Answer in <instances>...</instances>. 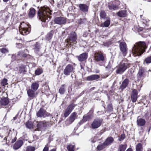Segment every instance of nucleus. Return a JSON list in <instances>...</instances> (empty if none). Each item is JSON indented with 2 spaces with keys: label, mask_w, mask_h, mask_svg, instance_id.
Returning <instances> with one entry per match:
<instances>
[{
  "label": "nucleus",
  "mask_w": 151,
  "mask_h": 151,
  "mask_svg": "<svg viewBox=\"0 0 151 151\" xmlns=\"http://www.w3.org/2000/svg\"><path fill=\"white\" fill-rule=\"evenodd\" d=\"M9 137L8 136H7L6 137H5L4 139V140H7V139H8Z\"/></svg>",
  "instance_id": "obj_61"
},
{
  "label": "nucleus",
  "mask_w": 151,
  "mask_h": 151,
  "mask_svg": "<svg viewBox=\"0 0 151 151\" xmlns=\"http://www.w3.org/2000/svg\"><path fill=\"white\" fill-rule=\"evenodd\" d=\"M86 18H83V19H80L78 20V22L80 24H83L86 22Z\"/></svg>",
  "instance_id": "obj_39"
},
{
  "label": "nucleus",
  "mask_w": 151,
  "mask_h": 151,
  "mask_svg": "<svg viewBox=\"0 0 151 151\" xmlns=\"http://www.w3.org/2000/svg\"><path fill=\"white\" fill-rule=\"evenodd\" d=\"M129 83V80L128 79H125L122 82V84L121 85L120 88L122 90L125 89Z\"/></svg>",
  "instance_id": "obj_20"
},
{
  "label": "nucleus",
  "mask_w": 151,
  "mask_h": 151,
  "mask_svg": "<svg viewBox=\"0 0 151 151\" xmlns=\"http://www.w3.org/2000/svg\"><path fill=\"white\" fill-rule=\"evenodd\" d=\"M119 47L121 51L123 53L124 55H125L127 50L126 43L124 42H121L119 45Z\"/></svg>",
  "instance_id": "obj_11"
},
{
  "label": "nucleus",
  "mask_w": 151,
  "mask_h": 151,
  "mask_svg": "<svg viewBox=\"0 0 151 151\" xmlns=\"http://www.w3.org/2000/svg\"><path fill=\"white\" fill-rule=\"evenodd\" d=\"M74 145L70 144L67 146V149L69 151H74Z\"/></svg>",
  "instance_id": "obj_37"
},
{
  "label": "nucleus",
  "mask_w": 151,
  "mask_h": 151,
  "mask_svg": "<svg viewBox=\"0 0 151 151\" xmlns=\"http://www.w3.org/2000/svg\"><path fill=\"white\" fill-rule=\"evenodd\" d=\"M108 43H105L104 44V45L105 46H108L109 45L107 44Z\"/></svg>",
  "instance_id": "obj_60"
},
{
  "label": "nucleus",
  "mask_w": 151,
  "mask_h": 151,
  "mask_svg": "<svg viewBox=\"0 0 151 151\" xmlns=\"http://www.w3.org/2000/svg\"><path fill=\"white\" fill-rule=\"evenodd\" d=\"M24 5H25V6L26 7V6H27V4L26 3H25L24 4Z\"/></svg>",
  "instance_id": "obj_64"
},
{
  "label": "nucleus",
  "mask_w": 151,
  "mask_h": 151,
  "mask_svg": "<svg viewBox=\"0 0 151 151\" xmlns=\"http://www.w3.org/2000/svg\"><path fill=\"white\" fill-rule=\"evenodd\" d=\"M73 121L70 119L69 118L66 120L65 121V123L67 125H69L71 124Z\"/></svg>",
  "instance_id": "obj_45"
},
{
  "label": "nucleus",
  "mask_w": 151,
  "mask_h": 151,
  "mask_svg": "<svg viewBox=\"0 0 151 151\" xmlns=\"http://www.w3.org/2000/svg\"><path fill=\"white\" fill-rule=\"evenodd\" d=\"M7 82V79L6 78H4L1 81V85L3 86H5L8 84Z\"/></svg>",
  "instance_id": "obj_41"
},
{
  "label": "nucleus",
  "mask_w": 151,
  "mask_h": 151,
  "mask_svg": "<svg viewBox=\"0 0 151 151\" xmlns=\"http://www.w3.org/2000/svg\"><path fill=\"white\" fill-rule=\"evenodd\" d=\"M19 32L20 33L24 35H25L29 33V32L27 30V29L24 27H22L21 26V28H19Z\"/></svg>",
  "instance_id": "obj_22"
},
{
  "label": "nucleus",
  "mask_w": 151,
  "mask_h": 151,
  "mask_svg": "<svg viewBox=\"0 0 151 151\" xmlns=\"http://www.w3.org/2000/svg\"><path fill=\"white\" fill-rule=\"evenodd\" d=\"M55 23L56 24L62 25L65 24L66 22V19L63 17H57L54 20Z\"/></svg>",
  "instance_id": "obj_8"
},
{
  "label": "nucleus",
  "mask_w": 151,
  "mask_h": 151,
  "mask_svg": "<svg viewBox=\"0 0 151 151\" xmlns=\"http://www.w3.org/2000/svg\"><path fill=\"white\" fill-rule=\"evenodd\" d=\"M49 114H47L46 111L43 109L41 108L37 113V115L38 117H45L48 116Z\"/></svg>",
  "instance_id": "obj_10"
},
{
  "label": "nucleus",
  "mask_w": 151,
  "mask_h": 151,
  "mask_svg": "<svg viewBox=\"0 0 151 151\" xmlns=\"http://www.w3.org/2000/svg\"><path fill=\"white\" fill-rule=\"evenodd\" d=\"M110 24V21L109 20H107L105 21L104 23L102 24L101 26L102 27H107Z\"/></svg>",
  "instance_id": "obj_31"
},
{
  "label": "nucleus",
  "mask_w": 151,
  "mask_h": 151,
  "mask_svg": "<svg viewBox=\"0 0 151 151\" xmlns=\"http://www.w3.org/2000/svg\"><path fill=\"white\" fill-rule=\"evenodd\" d=\"M106 146L104 144V143L101 145H99L97 147V149L99 150H101L105 147Z\"/></svg>",
  "instance_id": "obj_38"
},
{
  "label": "nucleus",
  "mask_w": 151,
  "mask_h": 151,
  "mask_svg": "<svg viewBox=\"0 0 151 151\" xmlns=\"http://www.w3.org/2000/svg\"><path fill=\"white\" fill-rule=\"evenodd\" d=\"M100 17L101 18L104 19L106 17V13L104 11H101L100 13Z\"/></svg>",
  "instance_id": "obj_42"
},
{
  "label": "nucleus",
  "mask_w": 151,
  "mask_h": 151,
  "mask_svg": "<svg viewBox=\"0 0 151 151\" xmlns=\"http://www.w3.org/2000/svg\"><path fill=\"white\" fill-rule=\"evenodd\" d=\"M48 123V122H46L45 121L38 122L37 126L38 130H40L41 129L46 127Z\"/></svg>",
  "instance_id": "obj_12"
},
{
  "label": "nucleus",
  "mask_w": 151,
  "mask_h": 151,
  "mask_svg": "<svg viewBox=\"0 0 151 151\" xmlns=\"http://www.w3.org/2000/svg\"><path fill=\"white\" fill-rule=\"evenodd\" d=\"M125 135L124 134H121L120 137H119L118 139L120 141H121L123 140L125 138Z\"/></svg>",
  "instance_id": "obj_51"
},
{
  "label": "nucleus",
  "mask_w": 151,
  "mask_h": 151,
  "mask_svg": "<svg viewBox=\"0 0 151 151\" xmlns=\"http://www.w3.org/2000/svg\"><path fill=\"white\" fill-rule=\"evenodd\" d=\"M99 78L100 76L98 75H93L87 77L86 80L88 81H94L99 79Z\"/></svg>",
  "instance_id": "obj_17"
},
{
  "label": "nucleus",
  "mask_w": 151,
  "mask_h": 151,
  "mask_svg": "<svg viewBox=\"0 0 151 151\" xmlns=\"http://www.w3.org/2000/svg\"><path fill=\"white\" fill-rule=\"evenodd\" d=\"M16 139L15 138H14L12 140L11 142L12 143H13L16 141Z\"/></svg>",
  "instance_id": "obj_59"
},
{
  "label": "nucleus",
  "mask_w": 151,
  "mask_h": 151,
  "mask_svg": "<svg viewBox=\"0 0 151 151\" xmlns=\"http://www.w3.org/2000/svg\"><path fill=\"white\" fill-rule=\"evenodd\" d=\"M143 147L142 144L139 143L137 144L136 147V151H142Z\"/></svg>",
  "instance_id": "obj_29"
},
{
  "label": "nucleus",
  "mask_w": 151,
  "mask_h": 151,
  "mask_svg": "<svg viewBox=\"0 0 151 151\" xmlns=\"http://www.w3.org/2000/svg\"><path fill=\"white\" fill-rule=\"evenodd\" d=\"M147 48L145 43L140 41L136 43L134 45L132 49V53L134 56L140 55L145 51Z\"/></svg>",
  "instance_id": "obj_2"
},
{
  "label": "nucleus",
  "mask_w": 151,
  "mask_h": 151,
  "mask_svg": "<svg viewBox=\"0 0 151 151\" xmlns=\"http://www.w3.org/2000/svg\"><path fill=\"white\" fill-rule=\"evenodd\" d=\"M73 121L70 119L69 118L66 120L65 121V123L67 125H69L71 124Z\"/></svg>",
  "instance_id": "obj_43"
},
{
  "label": "nucleus",
  "mask_w": 151,
  "mask_h": 151,
  "mask_svg": "<svg viewBox=\"0 0 151 151\" xmlns=\"http://www.w3.org/2000/svg\"><path fill=\"white\" fill-rule=\"evenodd\" d=\"M71 112L68 109H66L64 113V116L65 117H67L70 114Z\"/></svg>",
  "instance_id": "obj_47"
},
{
  "label": "nucleus",
  "mask_w": 151,
  "mask_h": 151,
  "mask_svg": "<svg viewBox=\"0 0 151 151\" xmlns=\"http://www.w3.org/2000/svg\"><path fill=\"white\" fill-rule=\"evenodd\" d=\"M43 72V70L42 69L38 68L35 70V74L36 75H39Z\"/></svg>",
  "instance_id": "obj_36"
},
{
  "label": "nucleus",
  "mask_w": 151,
  "mask_h": 151,
  "mask_svg": "<svg viewBox=\"0 0 151 151\" xmlns=\"http://www.w3.org/2000/svg\"><path fill=\"white\" fill-rule=\"evenodd\" d=\"M96 61L100 66L103 65L105 61L106 57L101 52H96L94 55Z\"/></svg>",
  "instance_id": "obj_3"
},
{
  "label": "nucleus",
  "mask_w": 151,
  "mask_h": 151,
  "mask_svg": "<svg viewBox=\"0 0 151 151\" xmlns=\"http://www.w3.org/2000/svg\"><path fill=\"white\" fill-rule=\"evenodd\" d=\"M108 7L110 10H115L117 8V6L116 5L112 4L109 5Z\"/></svg>",
  "instance_id": "obj_34"
},
{
  "label": "nucleus",
  "mask_w": 151,
  "mask_h": 151,
  "mask_svg": "<svg viewBox=\"0 0 151 151\" xmlns=\"http://www.w3.org/2000/svg\"><path fill=\"white\" fill-rule=\"evenodd\" d=\"M35 50L36 52H38L39 49L40 45L37 42L36 44L35 45Z\"/></svg>",
  "instance_id": "obj_49"
},
{
  "label": "nucleus",
  "mask_w": 151,
  "mask_h": 151,
  "mask_svg": "<svg viewBox=\"0 0 151 151\" xmlns=\"http://www.w3.org/2000/svg\"><path fill=\"white\" fill-rule=\"evenodd\" d=\"M25 66L24 65H22L19 67V70L21 73L25 72Z\"/></svg>",
  "instance_id": "obj_46"
},
{
  "label": "nucleus",
  "mask_w": 151,
  "mask_h": 151,
  "mask_svg": "<svg viewBox=\"0 0 151 151\" xmlns=\"http://www.w3.org/2000/svg\"><path fill=\"white\" fill-rule=\"evenodd\" d=\"M35 147L31 146H28L26 147V151H34Z\"/></svg>",
  "instance_id": "obj_35"
},
{
  "label": "nucleus",
  "mask_w": 151,
  "mask_h": 151,
  "mask_svg": "<svg viewBox=\"0 0 151 151\" xmlns=\"http://www.w3.org/2000/svg\"><path fill=\"white\" fill-rule=\"evenodd\" d=\"M23 142L21 140H19L13 146V148L15 150H17L20 148L23 144Z\"/></svg>",
  "instance_id": "obj_14"
},
{
  "label": "nucleus",
  "mask_w": 151,
  "mask_h": 151,
  "mask_svg": "<svg viewBox=\"0 0 151 151\" xmlns=\"http://www.w3.org/2000/svg\"><path fill=\"white\" fill-rule=\"evenodd\" d=\"M126 11L122 10L117 13V15L121 17H124L126 16Z\"/></svg>",
  "instance_id": "obj_26"
},
{
  "label": "nucleus",
  "mask_w": 151,
  "mask_h": 151,
  "mask_svg": "<svg viewBox=\"0 0 151 151\" xmlns=\"http://www.w3.org/2000/svg\"><path fill=\"white\" fill-rule=\"evenodd\" d=\"M114 141V139L113 137H108L104 142V144L106 146L109 145L111 144Z\"/></svg>",
  "instance_id": "obj_19"
},
{
  "label": "nucleus",
  "mask_w": 151,
  "mask_h": 151,
  "mask_svg": "<svg viewBox=\"0 0 151 151\" xmlns=\"http://www.w3.org/2000/svg\"><path fill=\"white\" fill-rule=\"evenodd\" d=\"M0 102L1 104L4 105H7L9 102L8 99L6 98L1 99Z\"/></svg>",
  "instance_id": "obj_27"
},
{
  "label": "nucleus",
  "mask_w": 151,
  "mask_h": 151,
  "mask_svg": "<svg viewBox=\"0 0 151 151\" xmlns=\"http://www.w3.org/2000/svg\"><path fill=\"white\" fill-rule=\"evenodd\" d=\"M130 64L127 63L122 62L118 65L116 71L117 74H121L130 67Z\"/></svg>",
  "instance_id": "obj_4"
},
{
  "label": "nucleus",
  "mask_w": 151,
  "mask_h": 151,
  "mask_svg": "<svg viewBox=\"0 0 151 151\" xmlns=\"http://www.w3.org/2000/svg\"><path fill=\"white\" fill-rule=\"evenodd\" d=\"M73 121L70 119L69 118L66 120L65 121V123L67 125H69L71 124Z\"/></svg>",
  "instance_id": "obj_44"
},
{
  "label": "nucleus",
  "mask_w": 151,
  "mask_h": 151,
  "mask_svg": "<svg viewBox=\"0 0 151 151\" xmlns=\"http://www.w3.org/2000/svg\"><path fill=\"white\" fill-rule=\"evenodd\" d=\"M127 147V146L126 144L121 145L119 146L118 150L119 151H124Z\"/></svg>",
  "instance_id": "obj_28"
},
{
  "label": "nucleus",
  "mask_w": 151,
  "mask_h": 151,
  "mask_svg": "<svg viewBox=\"0 0 151 151\" xmlns=\"http://www.w3.org/2000/svg\"><path fill=\"white\" fill-rule=\"evenodd\" d=\"M92 114H88L87 115H85L83 116L82 120L79 123H83L87 121H88L89 120L91 119H92Z\"/></svg>",
  "instance_id": "obj_16"
},
{
  "label": "nucleus",
  "mask_w": 151,
  "mask_h": 151,
  "mask_svg": "<svg viewBox=\"0 0 151 151\" xmlns=\"http://www.w3.org/2000/svg\"><path fill=\"white\" fill-rule=\"evenodd\" d=\"M1 51L3 53H7L8 52V50L5 48H2L0 49Z\"/></svg>",
  "instance_id": "obj_52"
},
{
  "label": "nucleus",
  "mask_w": 151,
  "mask_h": 151,
  "mask_svg": "<svg viewBox=\"0 0 151 151\" xmlns=\"http://www.w3.org/2000/svg\"><path fill=\"white\" fill-rule=\"evenodd\" d=\"M146 71L145 70L142 68H139L137 74V78L139 80H142L145 76Z\"/></svg>",
  "instance_id": "obj_9"
},
{
  "label": "nucleus",
  "mask_w": 151,
  "mask_h": 151,
  "mask_svg": "<svg viewBox=\"0 0 151 151\" xmlns=\"http://www.w3.org/2000/svg\"><path fill=\"white\" fill-rule=\"evenodd\" d=\"M52 35L51 33H49L46 36V39L47 40H50L51 39L52 37Z\"/></svg>",
  "instance_id": "obj_50"
},
{
  "label": "nucleus",
  "mask_w": 151,
  "mask_h": 151,
  "mask_svg": "<svg viewBox=\"0 0 151 151\" xmlns=\"http://www.w3.org/2000/svg\"><path fill=\"white\" fill-rule=\"evenodd\" d=\"M49 148L47 146H45L43 150L42 151H48Z\"/></svg>",
  "instance_id": "obj_55"
},
{
  "label": "nucleus",
  "mask_w": 151,
  "mask_h": 151,
  "mask_svg": "<svg viewBox=\"0 0 151 151\" xmlns=\"http://www.w3.org/2000/svg\"><path fill=\"white\" fill-rule=\"evenodd\" d=\"M50 151H56V150L55 149H53L50 150Z\"/></svg>",
  "instance_id": "obj_62"
},
{
  "label": "nucleus",
  "mask_w": 151,
  "mask_h": 151,
  "mask_svg": "<svg viewBox=\"0 0 151 151\" xmlns=\"http://www.w3.org/2000/svg\"><path fill=\"white\" fill-rule=\"evenodd\" d=\"M102 122L101 119L97 118L94 120L91 124V127L93 129H97L101 125Z\"/></svg>",
  "instance_id": "obj_7"
},
{
  "label": "nucleus",
  "mask_w": 151,
  "mask_h": 151,
  "mask_svg": "<svg viewBox=\"0 0 151 151\" xmlns=\"http://www.w3.org/2000/svg\"><path fill=\"white\" fill-rule=\"evenodd\" d=\"M76 115V113L75 112H74L72 114L69 118L74 122L75 119L77 117Z\"/></svg>",
  "instance_id": "obj_30"
},
{
  "label": "nucleus",
  "mask_w": 151,
  "mask_h": 151,
  "mask_svg": "<svg viewBox=\"0 0 151 151\" xmlns=\"http://www.w3.org/2000/svg\"><path fill=\"white\" fill-rule=\"evenodd\" d=\"M75 106L74 104H72L68 106L66 109L71 112Z\"/></svg>",
  "instance_id": "obj_33"
},
{
  "label": "nucleus",
  "mask_w": 151,
  "mask_h": 151,
  "mask_svg": "<svg viewBox=\"0 0 151 151\" xmlns=\"http://www.w3.org/2000/svg\"><path fill=\"white\" fill-rule=\"evenodd\" d=\"M93 109H91L89 111V113H88V114H92L93 116Z\"/></svg>",
  "instance_id": "obj_56"
},
{
  "label": "nucleus",
  "mask_w": 151,
  "mask_h": 151,
  "mask_svg": "<svg viewBox=\"0 0 151 151\" xmlns=\"http://www.w3.org/2000/svg\"><path fill=\"white\" fill-rule=\"evenodd\" d=\"M36 91L32 89H29L27 91V93L28 96L32 98H34L37 95V93L35 92Z\"/></svg>",
  "instance_id": "obj_15"
},
{
  "label": "nucleus",
  "mask_w": 151,
  "mask_h": 151,
  "mask_svg": "<svg viewBox=\"0 0 151 151\" xmlns=\"http://www.w3.org/2000/svg\"><path fill=\"white\" fill-rule=\"evenodd\" d=\"M75 68L73 65L71 64L67 65L63 70L64 74L66 76L70 75L75 71Z\"/></svg>",
  "instance_id": "obj_6"
},
{
  "label": "nucleus",
  "mask_w": 151,
  "mask_h": 151,
  "mask_svg": "<svg viewBox=\"0 0 151 151\" xmlns=\"http://www.w3.org/2000/svg\"><path fill=\"white\" fill-rule=\"evenodd\" d=\"M145 121L144 119L140 118L138 117L137 118V124L139 126H143L145 124Z\"/></svg>",
  "instance_id": "obj_24"
},
{
  "label": "nucleus",
  "mask_w": 151,
  "mask_h": 151,
  "mask_svg": "<svg viewBox=\"0 0 151 151\" xmlns=\"http://www.w3.org/2000/svg\"><path fill=\"white\" fill-rule=\"evenodd\" d=\"M77 39L76 34L75 32H72L69 34L68 35V39H66L67 43L69 45H71V43L76 44V40Z\"/></svg>",
  "instance_id": "obj_5"
},
{
  "label": "nucleus",
  "mask_w": 151,
  "mask_h": 151,
  "mask_svg": "<svg viewBox=\"0 0 151 151\" xmlns=\"http://www.w3.org/2000/svg\"><path fill=\"white\" fill-rule=\"evenodd\" d=\"M16 45L17 47L19 48H20L23 46L22 44L20 43H17Z\"/></svg>",
  "instance_id": "obj_54"
},
{
  "label": "nucleus",
  "mask_w": 151,
  "mask_h": 151,
  "mask_svg": "<svg viewBox=\"0 0 151 151\" xmlns=\"http://www.w3.org/2000/svg\"><path fill=\"white\" fill-rule=\"evenodd\" d=\"M51 10L47 7H41L37 12L39 19L43 22H48L51 18Z\"/></svg>",
  "instance_id": "obj_1"
},
{
  "label": "nucleus",
  "mask_w": 151,
  "mask_h": 151,
  "mask_svg": "<svg viewBox=\"0 0 151 151\" xmlns=\"http://www.w3.org/2000/svg\"><path fill=\"white\" fill-rule=\"evenodd\" d=\"M79 6L81 10L82 11L84 12L88 11V7L87 5L84 4H80Z\"/></svg>",
  "instance_id": "obj_23"
},
{
  "label": "nucleus",
  "mask_w": 151,
  "mask_h": 151,
  "mask_svg": "<svg viewBox=\"0 0 151 151\" xmlns=\"http://www.w3.org/2000/svg\"><path fill=\"white\" fill-rule=\"evenodd\" d=\"M147 151H151V149H148Z\"/></svg>",
  "instance_id": "obj_63"
},
{
  "label": "nucleus",
  "mask_w": 151,
  "mask_h": 151,
  "mask_svg": "<svg viewBox=\"0 0 151 151\" xmlns=\"http://www.w3.org/2000/svg\"><path fill=\"white\" fill-rule=\"evenodd\" d=\"M126 151H133V150L131 148H129Z\"/></svg>",
  "instance_id": "obj_58"
},
{
  "label": "nucleus",
  "mask_w": 151,
  "mask_h": 151,
  "mask_svg": "<svg viewBox=\"0 0 151 151\" xmlns=\"http://www.w3.org/2000/svg\"><path fill=\"white\" fill-rule=\"evenodd\" d=\"M31 88L34 91H36L39 87V81L33 82L31 85Z\"/></svg>",
  "instance_id": "obj_21"
},
{
  "label": "nucleus",
  "mask_w": 151,
  "mask_h": 151,
  "mask_svg": "<svg viewBox=\"0 0 151 151\" xmlns=\"http://www.w3.org/2000/svg\"><path fill=\"white\" fill-rule=\"evenodd\" d=\"M64 85H63L62 87H60L59 89V92L61 94H63L65 92V89L63 87Z\"/></svg>",
  "instance_id": "obj_40"
},
{
  "label": "nucleus",
  "mask_w": 151,
  "mask_h": 151,
  "mask_svg": "<svg viewBox=\"0 0 151 151\" xmlns=\"http://www.w3.org/2000/svg\"><path fill=\"white\" fill-rule=\"evenodd\" d=\"M26 125L27 128L29 129H30L32 128V125L31 122H28L26 123Z\"/></svg>",
  "instance_id": "obj_48"
},
{
  "label": "nucleus",
  "mask_w": 151,
  "mask_h": 151,
  "mask_svg": "<svg viewBox=\"0 0 151 151\" xmlns=\"http://www.w3.org/2000/svg\"><path fill=\"white\" fill-rule=\"evenodd\" d=\"M21 55L24 57H26L29 56V55L26 54L24 53L23 54H21Z\"/></svg>",
  "instance_id": "obj_57"
},
{
  "label": "nucleus",
  "mask_w": 151,
  "mask_h": 151,
  "mask_svg": "<svg viewBox=\"0 0 151 151\" xmlns=\"http://www.w3.org/2000/svg\"><path fill=\"white\" fill-rule=\"evenodd\" d=\"M151 63V56L147 57L144 60V64H149Z\"/></svg>",
  "instance_id": "obj_32"
},
{
  "label": "nucleus",
  "mask_w": 151,
  "mask_h": 151,
  "mask_svg": "<svg viewBox=\"0 0 151 151\" xmlns=\"http://www.w3.org/2000/svg\"><path fill=\"white\" fill-rule=\"evenodd\" d=\"M35 14V10L33 8H31L29 9V16L30 18H33Z\"/></svg>",
  "instance_id": "obj_25"
},
{
  "label": "nucleus",
  "mask_w": 151,
  "mask_h": 151,
  "mask_svg": "<svg viewBox=\"0 0 151 151\" xmlns=\"http://www.w3.org/2000/svg\"><path fill=\"white\" fill-rule=\"evenodd\" d=\"M88 55L86 53H83L81 54L78 57V60L80 61H83L87 58Z\"/></svg>",
  "instance_id": "obj_18"
},
{
  "label": "nucleus",
  "mask_w": 151,
  "mask_h": 151,
  "mask_svg": "<svg viewBox=\"0 0 151 151\" xmlns=\"http://www.w3.org/2000/svg\"><path fill=\"white\" fill-rule=\"evenodd\" d=\"M137 94L138 93L136 90L134 89L132 90L131 95V99L132 102H135L137 100Z\"/></svg>",
  "instance_id": "obj_13"
},
{
  "label": "nucleus",
  "mask_w": 151,
  "mask_h": 151,
  "mask_svg": "<svg viewBox=\"0 0 151 151\" xmlns=\"http://www.w3.org/2000/svg\"><path fill=\"white\" fill-rule=\"evenodd\" d=\"M107 108L109 110H111L113 108L111 103H110L108 104L107 106Z\"/></svg>",
  "instance_id": "obj_53"
}]
</instances>
